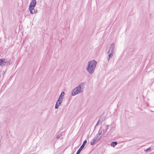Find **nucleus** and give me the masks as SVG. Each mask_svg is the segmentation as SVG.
Here are the masks:
<instances>
[{"instance_id": "obj_1", "label": "nucleus", "mask_w": 154, "mask_h": 154, "mask_svg": "<svg viewBox=\"0 0 154 154\" xmlns=\"http://www.w3.org/2000/svg\"><path fill=\"white\" fill-rule=\"evenodd\" d=\"M97 62L94 60L90 61L88 62L86 70L90 74H92L94 72Z\"/></svg>"}, {"instance_id": "obj_2", "label": "nucleus", "mask_w": 154, "mask_h": 154, "mask_svg": "<svg viewBox=\"0 0 154 154\" xmlns=\"http://www.w3.org/2000/svg\"><path fill=\"white\" fill-rule=\"evenodd\" d=\"M85 88V83L82 82L77 87L73 89L72 91V96H75L77 94L82 92Z\"/></svg>"}, {"instance_id": "obj_3", "label": "nucleus", "mask_w": 154, "mask_h": 154, "mask_svg": "<svg viewBox=\"0 0 154 154\" xmlns=\"http://www.w3.org/2000/svg\"><path fill=\"white\" fill-rule=\"evenodd\" d=\"M11 59H9L2 58L0 59V65L3 67L5 65H10Z\"/></svg>"}, {"instance_id": "obj_4", "label": "nucleus", "mask_w": 154, "mask_h": 154, "mask_svg": "<svg viewBox=\"0 0 154 154\" xmlns=\"http://www.w3.org/2000/svg\"><path fill=\"white\" fill-rule=\"evenodd\" d=\"M87 142V141L86 140H85L83 141L82 145H81V146L80 148L78 149V150L76 154H79L80 152L81 151V150H82V149L84 148L85 145L86 143Z\"/></svg>"}, {"instance_id": "obj_5", "label": "nucleus", "mask_w": 154, "mask_h": 154, "mask_svg": "<svg viewBox=\"0 0 154 154\" xmlns=\"http://www.w3.org/2000/svg\"><path fill=\"white\" fill-rule=\"evenodd\" d=\"M36 4V0H32L30 3L29 7L30 8H34Z\"/></svg>"}, {"instance_id": "obj_6", "label": "nucleus", "mask_w": 154, "mask_h": 154, "mask_svg": "<svg viewBox=\"0 0 154 154\" xmlns=\"http://www.w3.org/2000/svg\"><path fill=\"white\" fill-rule=\"evenodd\" d=\"M114 48L115 44L114 43H112L111 44L109 48V50H111V52L112 53H114Z\"/></svg>"}, {"instance_id": "obj_7", "label": "nucleus", "mask_w": 154, "mask_h": 154, "mask_svg": "<svg viewBox=\"0 0 154 154\" xmlns=\"http://www.w3.org/2000/svg\"><path fill=\"white\" fill-rule=\"evenodd\" d=\"M29 10L30 11V13L32 14H33L36 13L37 11V10H35L34 9V8H29Z\"/></svg>"}, {"instance_id": "obj_8", "label": "nucleus", "mask_w": 154, "mask_h": 154, "mask_svg": "<svg viewBox=\"0 0 154 154\" xmlns=\"http://www.w3.org/2000/svg\"><path fill=\"white\" fill-rule=\"evenodd\" d=\"M97 138L95 137L92 140L91 142V145H94L96 143V142H97Z\"/></svg>"}, {"instance_id": "obj_9", "label": "nucleus", "mask_w": 154, "mask_h": 154, "mask_svg": "<svg viewBox=\"0 0 154 154\" xmlns=\"http://www.w3.org/2000/svg\"><path fill=\"white\" fill-rule=\"evenodd\" d=\"M109 126V125H106L105 126V128H106V129H103V134H104L107 131V130L108 128V127Z\"/></svg>"}, {"instance_id": "obj_10", "label": "nucleus", "mask_w": 154, "mask_h": 154, "mask_svg": "<svg viewBox=\"0 0 154 154\" xmlns=\"http://www.w3.org/2000/svg\"><path fill=\"white\" fill-rule=\"evenodd\" d=\"M117 143L116 141H114L112 142L111 144V146L113 147L115 146L116 145H117Z\"/></svg>"}, {"instance_id": "obj_11", "label": "nucleus", "mask_w": 154, "mask_h": 154, "mask_svg": "<svg viewBox=\"0 0 154 154\" xmlns=\"http://www.w3.org/2000/svg\"><path fill=\"white\" fill-rule=\"evenodd\" d=\"M102 131H100V130H99V133L97 134V135H96V136H95V137L97 138L102 133Z\"/></svg>"}, {"instance_id": "obj_12", "label": "nucleus", "mask_w": 154, "mask_h": 154, "mask_svg": "<svg viewBox=\"0 0 154 154\" xmlns=\"http://www.w3.org/2000/svg\"><path fill=\"white\" fill-rule=\"evenodd\" d=\"M64 94H65V93L64 92H62L60 94V97H61V98L62 99L61 100H63V96H64Z\"/></svg>"}, {"instance_id": "obj_13", "label": "nucleus", "mask_w": 154, "mask_h": 154, "mask_svg": "<svg viewBox=\"0 0 154 154\" xmlns=\"http://www.w3.org/2000/svg\"><path fill=\"white\" fill-rule=\"evenodd\" d=\"M61 99L62 98L61 97H59L58 99V100L56 103H61L63 100H61Z\"/></svg>"}, {"instance_id": "obj_14", "label": "nucleus", "mask_w": 154, "mask_h": 154, "mask_svg": "<svg viewBox=\"0 0 154 154\" xmlns=\"http://www.w3.org/2000/svg\"><path fill=\"white\" fill-rule=\"evenodd\" d=\"M63 133V132H62L59 135H57V139H58L62 135V134Z\"/></svg>"}, {"instance_id": "obj_15", "label": "nucleus", "mask_w": 154, "mask_h": 154, "mask_svg": "<svg viewBox=\"0 0 154 154\" xmlns=\"http://www.w3.org/2000/svg\"><path fill=\"white\" fill-rule=\"evenodd\" d=\"M113 53H112L111 52V53H110V54H109V55H108V57L109 58H111V57H112V56H113Z\"/></svg>"}, {"instance_id": "obj_16", "label": "nucleus", "mask_w": 154, "mask_h": 154, "mask_svg": "<svg viewBox=\"0 0 154 154\" xmlns=\"http://www.w3.org/2000/svg\"><path fill=\"white\" fill-rule=\"evenodd\" d=\"M59 106H60L58 104V103H56L55 104V108L56 109H57L58 108Z\"/></svg>"}, {"instance_id": "obj_17", "label": "nucleus", "mask_w": 154, "mask_h": 154, "mask_svg": "<svg viewBox=\"0 0 154 154\" xmlns=\"http://www.w3.org/2000/svg\"><path fill=\"white\" fill-rule=\"evenodd\" d=\"M150 147H149V148H147V149H145V151L147 152L149 150H150Z\"/></svg>"}, {"instance_id": "obj_18", "label": "nucleus", "mask_w": 154, "mask_h": 154, "mask_svg": "<svg viewBox=\"0 0 154 154\" xmlns=\"http://www.w3.org/2000/svg\"><path fill=\"white\" fill-rule=\"evenodd\" d=\"M102 121H101V120H100V119H99L98 121V122L99 123H100V124H101V122H102Z\"/></svg>"}, {"instance_id": "obj_19", "label": "nucleus", "mask_w": 154, "mask_h": 154, "mask_svg": "<svg viewBox=\"0 0 154 154\" xmlns=\"http://www.w3.org/2000/svg\"><path fill=\"white\" fill-rule=\"evenodd\" d=\"M101 136H100L98 139H97V141H98V140H100V139L101 138Z\"/></svg>"}, {"instance_id": "obj_20", "label": "nucleus", "mask_w": 154, "mask_h": 154, "mask_svg": "<svg viewBox=\"0 0 154 154\" xmlns=\"http://www.w3.org/2000/svg\"><path fill=\"white\" fill-rule=\"evenodd\" d=\"M110 51H111V50H109V51H108V53H108V54H110Z\"/></svg>"}, {"instance_id": "obj_21", "label": "nucleus", "mask_w": 154, "mask_h": 154, "mask_svg": "<svg viewBox=\"0 0 154 154\" xmlns=\"http://www.w3.org/2000/svg\"><path fill=\"white\" fill-rule=\"evenodd\" d=\"M110 58H109L108 57H107V59L108 60V61H109Z\"/></svg>"}, {"instance_id": "obj_22", "label": "nucleus", "mask_w": 154, "mask_h": 154, "mask_svg": "<svg viewBox=\"0 0 154 154\" xmlns=\"http://www.w3.org/2000/svg\"><path fill=\"white\" fill-rule=\"evenodd\" d=\"M58 104L60 106V105H61V103H58Z\"/></svg>"}, {"instance_id": "obj_23", "label": "nucleus", "mask_w": 154, "mask_h": 154, "mask_svg": "<svg viewBox=\"0 0 154 154\" xmlns=\"http://www.w3.org/2000/svg\"><path fill=\"white\" fill-rule=\"evenodd\" d=\"M99 123L97 122V124H96V126L97 125L99 124Z\"/></svg>"}]
</instances>
